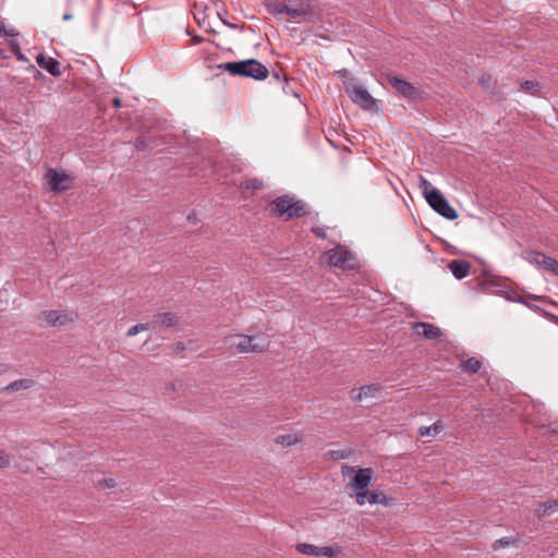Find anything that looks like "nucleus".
<instances>
[{"mask_svg":"<svg viewBox=\"0 0 558 558\" xmlns=\"http://www.w3.org/2000/svg\"><path fill=\"white\" fill-rule=\"evenodd\" d=\"M513 543H514L513 538H511V537H502V538H499V539L495 541V543L493 544V549L494 550H498L499 548L508 547V546H510Z\"/></svg>","mask_w":558,"mask_h":558,"instance_id":"c85d7f7f","label":"nucleus"},{"mask_svg":"<svg viewBox=\"0 0 558 558\" xmlns=\"http://www.w3.org/2000/svg\"><path fill=\"white\" fill-rule=\"evenodd\" d=\"M381 387L377 384L364 385L351 391V399L355 402L378 399L380 397Z\"/></svg>","mask_w":558,"mask_h":558,"instance_id":"ddd939ff","label":"nucleus"},{"mask_svg":"<svg viewBox=\"0 0 558 558\" xmlns=\"http://www.w3.org/2000/svg\"><path fill=\"white\" fill-rule=\"evenodd\" d=\"M35 385V381L31 378H23V379H19V380H15L11 384H9L8 386H5L3 388L4 391H8V392H14V391H20V390H27V389H31L33 388Z\"/></svg>","mask_w":558,"mask_h":558,"instance_id":"4be33fe9","label":"nucleus"},{"mask_svg":"<svg viewBox=\"0 0 558 558\" xmlns=\"http://www.w3.org/2000/svg\"><path fill=\"white\" fill-rule=\"evenodd\" d=\"M287 16L295 22H311L316 15L314 0H286Z\"/></svg>","mask_w":558,"mask_h":558,"instance_id":"6e6552de","label":"nucleus"},{"mask_svg":"<svg viewBox=\"0 0 558 558\" xmlns=\"http://www.w3.org/2000/svg\"><path fill=\"white\" fill-rule=\"evenodd\" d=\"M418 186L426 202L437 214L449 220H454L458 218L457 210L425 177L422 174L418 175Z\"/></svg>","mask_w":558,"mask_h":558,"instance_id":"20e7f679","label":"nucleus"},{"mask_svg":"<svg viewBox=\"0 0 558 558\" xmlns=\"http://www.w3.org/2000/svg\"><path fill=\"white\" fill-rule=\"evenodd\" d=\"M241 187L246 190H260L264 187V183L259 179H248L241 184Z\"/></svg>","mask_w":558,"mask_h":558,"instance_id":"bb28decb","label":"nucleus"},{"mask_svg":"<svg viewBox=\"0 0 558 558\" xmlns=\"http://www.w3.org/2000/svg\"><path fill=\"white\" fill-rule=\"evenodd\" d=\"M201 40H202V38H201V37H198V36H196V37H194V38H193V41H194L195 44L201 43Z\"/></svg>","mask_w":558,"mask_h":558,"instance_id":"58836bf2","label":"nucleus"},{"mask_svg":"<svg viewBox=\"0 0 558 558\" xmlns=\"http://www.w3.org/2000/svg\"><path fill=\"white\" fill-rule=\"evenodd\" d=\"M557 511H558V499L548 500V501L539 504V506L535 509V514L541 518V517L550 515Z\"/></svg>","mask_w":558,"mask_h":558,"instance_id":"412c9836","label":"nucleus"},{"mask_svg":"<svg viewBox=\"0 0 558 558\" xmlns=\"http://www.w3.org/2000/svg\"><path fill=\"white\" fill-rule=\"evenodd\" d=\"M184 349H185V345H184V343H182V342H178V343L175 344V347H174V351H175L177 353H179V352L183 351Z\"/></svg>","mask_w":558,"mask_h":558,"instance_id":"e433bc0d","label":"nucleus"},{"mask_svg":"<svg viewBox=\"0 0 558 558\" xmlns=\"http://www.w3.org/2000/svg\"><path fill=\"white\" fill-rule=\"evenodd\" d=\"M113 106H114L116 108H120V107H121V100H120V98H114V99H113Z\"/></svg>","mask_w":558,"mask_h":558,"instance_id":"4c0bfd02","label":"nucleus"},{"mask_svg":"<svg viewBox=\"0 0 558 558\" xmlns=\"http://www.w3.org/2000/svg\"><path fill=\"white\" fill-rule=\"evenodd\" d=\"M117 483L113 478H104L99 480L96 483V487L99 489H106V488H113L116 487Z\"/></svg>","mask_w":558,"mask_h":558,"instance_id":"7c9ffc66","label":"nucleus"},{"mask_svg":"<svg viewBox=\"0 0 558 558\" xmlns=\"http://www.w3.org/2000/svg\"><path fill=\"white\" fill-rule=\"evenodd\" d=\"M551 257L546 256L541 252H529L526 253V260L537 267L546 269L550 262Z\"/></svg>","mask_w":558,"mask_h":558,"instance_id":"aec40b11","label":"nucleus"},{"mask_svg":"<svg viewBox=\"0 0 558 558\" xmlns=\"http://www.w3.org/2000/svg\"><path fill=\"white\" fill-rule=\"evenodd\" d=\"M522 89L526 92L537 90L538 83L534 81H525L521 84Z\"/></svg>","mask_w":558,"mask_h":558,"instance_id":"473e14b6","label":"nucleus"},{"mask_svg":"<svg viewBox=\"0 0 558 558\" xmlns=\"http://www.w3.org/2000/svg\"><path fill=\"white\" fill-rule=\"evenodd\" d=\"M8 457L9 456H0V468H4L10 463Z\"/></svg>","mask_w":558,"mask_h":558,"instance_id":"c9c22d12","label":"nucleus"},{"mask_svg":"<svg viewBox=\"0 0 558 558\" xmlns=\"http://www.w3.org/2000/svg\"><path fill=\"white\" fill-rule=\"evenodd\" d=\"M388 82L398 93L407 98L416 99L420 97L417 88L396 75H388Z\"/></svg>","mask_w":558,"mask_h":558,"instance_id":"4468645a","label":"nucleus"},{"mask_svg":"<svg viewBox=\"0 0 558 558\" xmlns=\"http://www.w3.org/2000/svg\"><path fill=\"white\" fill-rule=\"evenodd\" d=\"M267 10L274 15L287 14L286 1L282 3L277 0L270 1L267 3Z\"/></svg>","mask_w":558,"mask_h":558,"instance_id":"393cba45","label":"nucleus"},{"mask_svg":"<svg viewBox=\"0 0 558 558\" xmlns=\"http://www.w3.org/2000/svg\"><path fill=\"white\" fill-rule=\"evenodd\" d=\"M36 61L40 68L45 69L51 75H53V76L61 75V70H60L61 64L54 58L46 56L44 53H39L36 58Z\"/></svg>","mask_w":558,"mask_h":558,"instance_id":"dca6fc26","label":"nucleus"},{"mask_svg":"<svg viewBox=\"0 0 558 558\" xmlns=\"http://www.w3.org/2000/svg\"><path fill=\"white\" fill-rule=\"evenodd\" d=\"M313 233L320 238V239H326L327 238V233H326V230L323 228V227H314L312 229Z\"/></svg>","mask_w":558,"mask_h":558,"instance_id":"f704fd0d","label":"nucleus"},{"mask_svg":"<svg viewBox=\"0 0 558 558\" xmlns=\"http://www.w3.org/2000/svg\"><path fill=\"white\" fill-rule=\"evenodd\" d=\"M221 68L232 75L265 80L269 75L268 69L256 59H248L238 62H227Z\"/></svg>","mask_w":558,"mask_h":558,"instance_id":"423d86ee","label":"nucleus"},{"mask_svg":"<svg viewBox=\"0 0 558 558\" xmlns=\"http://www.w3.org/2000/svg\"><path fill=\"white\" fill-rule=\"evenodd\" d=\"M47 190L60 194L74 187L75 178L63 169L48 168L44 175Z\"/></svg>","mask_w":558,"mask_h":558,"instance_id":"0eeeda50","label":"nucleus"},{"mask_svg":"<svg viewBox=\"0 0 558 558\" xmlns=\"http://www.w3.org/2000/svg\"><path fill=\"white\" fill-rule=\"evenodd\" d=\"M143 146V142L142 141H138L137 144H136V147L137 148H141Z\"/></svg>","mask_w":558,"mask_h":558,"instance_id":"ea45409f","label":"nucleus"},{"mask_svg":"<svg viewBox=\"0 0 558 558\" xmlns=\"http://www.w3.org/2000/svg\"><path fill=\"white\" fill-rule=\"evenodd\" d=\"M413 329L416 333L430 340L438 339L442 336L440 328L429 323H415Z\"/></svg>","mask_w":558,"mask_h":558,"instance_id":"2eb2a0df","label":"nucleus"},{"mask_svg":"<svg viewBox=\"0 0 558 558\" xmlns=\"http://www.w3.org/2000/svg\"><path fill=\"white\" fill-rule=\"evenodd\" d=\"M366 502H368L371 505L380 504V505L387 506L388 499H387L386 495L380 490H374V492L367 490Z\"/></svg>","mask_w":558,"mask_h":558,"instance_id":"b1692460","label":"nucleus"},{"mask_svg":"<svg viewBox=\"0 0 558 558\" xmlns=\"http://www.w3.org/2000/svg\"><path fill=\"white\" fill-rule=\"evenodd\" d=\"M0 35L5 37H15L17 33L13 28L8 29L4 23L0 21Z\"/></svg>","mask_w":558,"mask_h":558,"instance_id":"2f4dec72","label":"nucleus"},{"mask_svg":"<svg viewBox=\"0 0 558 558\" xmlns=\"http://www.w3.org/2000/svg\"><path fill=\"white\" fill-rule=\"evenodd\" d=\"M268 216L280 218L283 221L299 218L307 213L306 204L290 195H283L268 203L266 206Z\"/></svg>","mask_w":558,"mask_h":558,"instance_id":"f03ea898","label":"nucleus"},{"mask_svg":"<svg viewBox=\"0 0 558 558\" xmlns=\"http://www.w3.org/2000/svg\"><path fill=\"white\" fill-rule=\"evenodd\" d=\"M546 270L558 276V260L551 258L548 264V267H546Z\"/></svg>","mask_w":558,"mask_h":558,"instance_id":"72a5a7b5","label":"nucleus"},{"mask_svg":"<svg viewBox=\"0 0 558 558\" xmlns=\"http://www.w3.org/2000/svg\"><path fill=\"white\" fill-rule=\"evenodd\" d=\"M345 90L349 94L352 101L359 105L364 110H372L376 100L371 96V94L360 85H347Z\"/></svg>","mask_w":558,"mask_h":558,"instance_id":"f8f14e48","label":"nucleus"},{"mask_svg":"<svg viewBox=\"0 0 558 558\" xmlns=\"http://www.w3.org/2000/svg\"><path fill=\"white\" fill-rule=\"evenodd\" d=\"M10 48L13 54L17 58V60L23 62L27 61L26 57L21 51L20 45L15 40H12L10 43Z\"/></svg>","mask_w":558,"mask_h":558,"instance_id":"c756f323","label":"nucleus"},{"mask_svg":"<svg viewBox=\"0 0 558 558\" xmlns=\"http://www.w3.org/2000/svg\"><path fill=\"white\" fill-rule=\"evenodd\" d=\"M324 257L329 266L342 268L344 270L357 267L355 255L343 245H336L333 248L326 251Z\"/></svg>","mask_w":558,"mask_h":558,"instance_id":"1a4fd4ad","label":"nucleus"},{"mask_svg":"<svg viewBox=\"0 0 558 558\" xmlns=\"http://www.w3.org/2000/svg\"><path fill=\"white\" fill-rule=\"evenodd\" d=\"M63 19H64V20H70V19H71V15H70V14H65V15L63 16Z\"/></svg>","mask_w":558,"mask_h":558,"instance_id":"a19ab883","label":"nucleus"},{"mask_svg":"<svg viewBox=\"0 0 558 558\" xmlns=\"http://www.w3.org/2000/svg\"><path fill=\"white\" fill-rule=\"evenodd\" d=\"M342 476L348 480L347 487L351 490L359 506L366 504L368 486L374 477V470L371 468H355L343 465L341 469Z\"/></svg>","mask_w":558,"mask_h":558,"instance_id":"f257e3e1","label":"nucleus"},{"mask_svg":"<svg viewBox=\"0 0 558 558\" xmlns=\"http://www.w3.org/2000/svg\"><path fill=\"white\" fill-rule=\"evenodd\" d=\"M180 318L175 313L165 312L154 316V325L158 327H174L179 324Z\"/></svg>","mask_w":558,"mask_h":558,"instance_id":"f3484780","label":"nucleus"},{"mask_svg":"<svg viewBox=\"0 0 558 558\" xmlns=\"http://www.w3.org/2000/svg\"><path fill=\"white\" fill-rule=\"evenodd\" d=\"M149 329H150V324H147V323L146 324H136L128 330L126 336L133 337L140 332L147 331Z\"/></svg>","mask_w":558,"mask_h":558,"instance_id":"cd10ccee","label":"nucleus"},{"mask_svg":"<svg viewBox=\"0 0 558 558\" xmlns=\"http://www.w3.org/2000/svg\"><path fill=\"white\" fill-rule=\"evenodd\" d=\"M274 442L282 448L300 447L302 450H314L319 448L322 441L314 434L305 430H291L289 433L277 435Z\"/></svg>","mask_w":558,"mask_h":558,"instance_id":"39448f33","label":"nucleus"},{"mask_svg":"<svg viewBox=\"0 0 558 558\" xmlns=\"http://www.w3.org/2000/svg\"><path fill=\"white\" fill-rule=\"evenodd\" d=\"M449 269L457 279H463L470 274V264L465 260L454 259L449 263Z\"/></svg>","mask_w":558,"mask_h":558,"instance_id":"a211bd4d","label":"nucleus"},{"mask_svg":"<svg viewBox=\"0 0 558 558\" xmlns=\"http://www.w3.org/2000/svg\"><path fill=\"white\" fill-rule=\"evenodd\" d=\"M296 550L302 555L326 558H338L339 555L342 553V548L339 545L318 547L316 545L307 543L298 544Z\"/></svg>","mask_w":558,"mask_h":558,"instance_id":"9b49d317","label":"nucleus"},{"mask_svg":"<svg viewBox=\"0 0 558 558\" xmlns=\"http://www.w3.org/2000/svg\"><path fill=\"white\" fill-rule=\"evenodd\" d=\"M41 327H63L75 320V315L66 311H44L38 316Z\"/></svg>","mask_w":558,"mask_h":558,"instance_id":"9d476101","label":"nucleus"},{"mask_svg":"<svg viewBox=\"0 0 558 558\" xmlns=\"http://www.w3.org/2000/svg\"><path fill=\"white\" fill-rule=\"evenodd\" d=\"M445 429V424L442 421H437L430 426H421L418 429V436L421 438L429 437L434 438L439 435Z\"/></svg>","mask_w":558,"mask_h":558,"instance_id":"6ab92c4d","label":"nucleus"},{"mask_svg":"<svg viewBox=\"0 0 558 558\" xmlns=\"http://www.w3.org/2000/svg\"><path fill=\"white\" fill-rule=\"evenodd\" d=\"M481 366H482V363L475 357H470L466 361H464L462 364L463 369L471 374L477 373L480 371Z\"/></svg>","mask_w":558,"mask_h":558,"instance_id":"a878e982","label":"nucleus"},{"mask_svg":"<svg viewBox=\"0 0 558 558\" xmlns=\"http://www.w3.org/2000/svg\"><path fill=\"white\" fill-rule=\"evenodd\" d=\"M19 458V461L15 462L17 468L24 472V473H32L34 472V468L36 466V463L34 462V459L31 456H16Z\"/></svg>","mask_w":558,"mask_h":558,"instance_id":"5701e85b","label":"nucleus"},{"mask_svg":"<svg viewBox=\"0 0 558 558\" xmlns=\"http://www.w3.org/2000/svg\"><path fill=\"white\" fill-rule=\"evenodd\" d=\"M225 343L232 352L263 353L269 349V340L266 336H248L244 333H233L225 338Z\"/></svg>","mask_w":558,"mask_h":558,"instance_id":"7ed1b4c3","label":"nucleus"}]
</instances>
